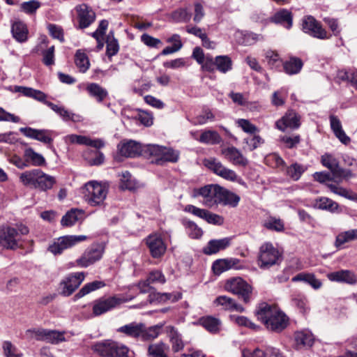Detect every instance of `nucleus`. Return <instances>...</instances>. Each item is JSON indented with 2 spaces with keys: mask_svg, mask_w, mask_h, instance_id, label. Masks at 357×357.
<instances>
[{
  "mask_svg": "<svg viewBox=\"0 0 357 357\" xmlns=\"http://www.w3.org/2000/svg\"><path fill=\"white\" fill-rule=\"evenodd\" d=\"M215 63L217 70L222 73H226L232 68V61L228 56H217Z\"/></svg>",
  "mask_w": 357,
  "mask_h": 357,
  "instance_id": "obj_45",
  "label": "nucleus"
},
{
  "mask_svg": "<svg viewBox=\"0 0 357 357\" xmlns=\"http://www.w3.org/2000/svg\"><path fill=\"white\" fill-rule=\"evenodd\" d=\"M54 183L55 178L53 176L44 173L42 171L40 178H39V182L36 188L43 191H46L49 189H51Z\"/></svg>",
  "mask_w": 357,
  "mask_h": 357,
  "instance_id": "obj_52",
  "label": "nucleus"
},
{
  "mask_svg": "<svg viewBox=\"0 0 357 357\" xmlns=\"http://www.w3.org/2000/svg\"><path fill=\"white\" fill-rule=\"evenodd\" d=\"M29 232L28 227L22 223L0 227V245L6 249L15 250L21 246L22 236Z\"/></svg>",
  "mask_w": 357,
  "mask_h": 357,
  "instance_id": "obj_2",
  "label": "nucleus"
},
{
  "mask_svg": "<svg viewBox=\"0 0 357 357\" xmlns=\"http://www.w3.org/2000/svg\"><path fill=\"white\" fill-rule=\"evenodd\" d=\"M146 146H142L139 143L134 140L123 141L118 145L119 153L126 157H136L139 155L143 151L146 152Z\"/></svg>",
  "mask_w": 357,
  "mask_h": 357,
  "instance_id": "obj_17",
  "label": "nucleus"
},
{
  "mask_svg": "<svg viewBox=\"0 0 357 357\" xmlns=\"http://www.w3.org/2000/svg\"><path fill=\"white\" fill-rule=\"evenodd\" d=\"M294 347L296 349H302L312 346L314 337L308 331H296L294 333Z\"/></svg>",
  "mask_w": 357,
  "mask_h": 357,
  "instance_id": "obj_26",
  "label": "nucleus"
},
{
  "mask_svg": "<svg viewBox=\"0 0 357 357\" xmlns=\"http://www.w3.org/2000/svg\"><path fill=\"white\" fill-rule=\"evenodd\" d=\"M45 105L56 112L65 121L80 122L82 117L79 114H75L63 106H59L52 102H45Z\"/></svg>",
  "mask_w": 357,
  "mask_h": 357,
  "instance_id": "obj_25",
  "label": "nucleus"
},
{
  "mask_svg": "<svg viewBox=\"0 0 357 357\" xmlns=\"http://www.w3.org/2000/svg\"><path fill=\"white\" fill-rule=\"evenodd\" d=\"M20 131L26 137L44 144H51L53 141L51 132L47 130H38L31 128H21Z\"/></svg>",
  "mask_w": 357,
  "mask_h": 357,
  "instance_id": "obj_20",
  "label": "nucleus"
},
{
  "mask_svg": "<svg viewBox=\"0 0 357 357\" xmlns=\"http://www.w3.org/2000/svg\"><path fill=\"white\" fill-rule=\"evenodd\" d=\"M93 349L103 357H125L129 351L126 346L109 340L96 343Z\"/></svg>",
  "mask_w": 357,
  "mask_h": 357,
  "instance_id": "obj_4",
  "label": "nucleus"
},
{
  "mask_svg": "<svg viewBox=\"0 0 357 357\" xmlns=\"http://www.w3.org/2000/svg\"><path fill=\"white\" fill-rule=\"evenodd\" d=\"M24 158L28 164L33 166H45L46 160L40 153L36 152L32 148H26L24 151Z\"/></svg>",
  "mask_w": 357,
  "mask_h": 357,
  "instance_id": "obj_32",
  "label": "nucleus"
},
{
  "mask_svg": "<svg viewBox=\"0 0 357 357\" xmlns=\"http://www.w3.org/2000/svg\"><path fill=\"white\" fill-rule=\"evenodd\" d=\"M236 123L246 133L254 134L258 131L257 127L248 119H238L236 121Z\"/></svg>",
  "mask_w": 357,
  "mask_h": 357,
  "instance_id": "obj_59",
  "label": "nucleus"
},
{
  "mask_svg": "<svg viewBox=\"0 0 357 357\" xmlns=\"http://www.w3.org/2000/svg\"><path fill=\"white\" fill-rule=\"evenodd\" d=\"M329 280L337 282H346L348 284H355L357 281L356 275L348 270H342L332 272L327 275Z\"/></svg>",
  "mask_w": 357,
  "mask_h": 357,
  "instance_id": "obj_28",
  "label": "nucleus"
},
{
  "mask_svg": "<svg viewBox=\"0 0 357 357\" xmlns=\"http://www.w3.org/2000/svg\"><path fill=\"white\" fill-rule=\"evenodd\" d=\"M105 285L103 282L98 280L87 283L75 295V299L81 298L91 292L103 287Z\"/></svg>",
  "mask_w": 357,
  "mask_h": 357,
  "instance_id": "obj_41",
  "label": "nucleus"
},
{
  "mask_svg": "<svg viewBox=\"0 0 357 357\" xmlns=\"http://www.w3.org/2000/svg\"><path fill=\"white\" fill-rule=\"evenodd\" d=\"M242 357H284L280 351L276 348H268L266 351L256 349L254 350L244 349Z\"/></svg>",
  "mask_w": 357,
  "mask_h": 357,
  "instance_id": "obj_29",
  "label": "nucleus"
},
{
  "mask_svg": "<svg viewBox=\"0 0 357 357\" xmlns=\"http://www.w3.org/2000/svg\"><path fill=\"white\" fill-rule=\"evenodd\" d=\"M65 337L63 333L56 331L47 330L45 342L52 344H58L61 342H64Z\"/></svg>",
  "mask_w": 357,
  "mask_h": 357,
  "instance_id": "obj_57",
  "label": "nucleus"
},
{
  "mask_svg": "<svg viewBox=\"0 0 357 357\" xmlns=\"http://www.w3.org/2000/svg\"><path fill=\"white\" fill-rule=\"evenodd\" d=\"M230 319L240 326H245L254 331H257L259 328V326L253 323L246 317L231 315Z\"/></svg>",
  "mask_w": 357,
  "mask_h": 357,
  "instance_id": "obj_53",
  "label": "nucleus"
},
{
  "mask_svg": "<svg viewBox=\"0 0 357 357\" xmlns=\"http://www.w3.org/2000/svg\"><path fill=\"white\" fill-rule=\"evenodd\" d=\"M146 245L151 256L154 258L160 257L167 250V246L162 238L158 234L149 235L146 238Z\"/></svg>",
  "mask_w": 357,
  "mask_h": 357,
  "instance_id": "obj_18",
  "label": "nucleus"
},
{
  "mask_svg": "<svg viewBox=\"0 0 357 357\" xmlns=\"http://www.w3.org/2000/svg\"><path fill=\"white\" fill-rule=\"evenodd\" d=\"M266 59L272 68H278L282 65V60L278 53L272 50L266 52Z\"/></svg>",
  "mask_w": 357,
  "mask_h": 357,
  "instance_id": "obj_60",
  "label": "nucleus"
},
{
  "mask_svg": "<svg viewBox=\"0 0 357 357\" xmlns=\"http://www.w3.org/2000/svg\"><path fill=\"white\" fill-rule=\"evenodd\" d=\"M41 173L42 170L39 169L25 171L20 174V181L25 186L36 188L39 178H40Z\"/></svg>",
  "mask_w": 357,
  "mask_h": 357,
  "instance_id": "obj_27",
  "label": "nucleus"
},
{
  "mask_svg": "<svg viewBox=\"0 0 357 357\" xmlns=\"http://www.w3.org/2000/svg\"><path fill=\"white\" fill-rule=\"evenodd\" d=\"M109 186L105 183L90 181L81 188L84 200L91 206H102L108 194Z\"/></svg>",
  "mask_w": 357,
  "mask_h": 357,
  "instance_id": "obj_3",
  "label": "nucleus"
},
{
  "mask_svg": "<svg viewBox=\"0 0 357 357\" xmlns=\"http://www.w3.org/2000/svg\"><path fill=\"white\" fill-rule=\"evenodd\" d=\"M89 94L101 102L107 96V91L96 83H90L86 88Z\"/></svg>",
  "mask_w": 357,
  "mask_h": 357,
  "instance_id": "obj_36",
  "label": "nucleus"
},
{
  "mask_svg": "<svg viewBox=\"0 0 357 357\" xmlns=\"http://www.w3.org/2000/svg\"><path fill=\"white\" fill-rule=\"evenodd\" d=\"M303 62L298 58H291L283 63L284 72L288 75H295L298 73L303 67Z\"/></svg>",
  "mask_w": 357,
  "mask_h": 357,
  "instance_id": "obj_40",
  "label": "nucleus"
},
{
  "mask_svg": "<svg viewBox=\"0 0 357 357\" xmlns=\"http://www.w3.org/2000/svg\"><path fill=\"white\" fill-rule=\"evenodd\" d=\"M47 29L52 38L59 40L60 42L64 41L63 31L61 26L50 24L48 25Z\"/></svg>",
  "mask_w": 357,
  "mask_h": 357,
  "instance_id": "obj_63",
  "label": "nucleus"
},
{
  "mask_svg": "<svg viewBox=\"0 0 357 357\" xmlns=\"http://www.w3.org/2000/svg\"><path fill=\"white\" fill-rule=\"evenodd\" d=\"M225 158L234 165L245 167L248 165V159L241 152L234 146L222 150Z\"/></svg>",
  "mask_w": 357,
  "mask_h": 357,
  "instance_id": "obj_23",
  "label": "nucleus"
},
{
  "mask_svg": "<svg viewBox=\"0 0 357 357\" xmlns=\"http://www.w3.org/2000/svg\"><path fill=\"white\" fill-rule=\"evenodd\" d=\"M202 325L210 332H217L220 328V321L215 318L208 317L202 318L201 320Z\"/></svg>",
  "mask_w": 357,
  "mask_h": 357,
  "instance_id": "obj_54",
  "label": "nucleus"
},
{
  "mask_svg": "<svg viewBox=\"0 0 357 357\" xmlns=\"http://www.w3.org/2000/svg\"><path fill=\"white\" fill-rule=\"evenodd\" d=\"M245 268L246 266L236 258L218 259L212 265V269L215 275H220L229 269L243 270Z\"/></svg>",
  "mask_w": 357,
  "mask_h": 357,
  "instance_id": "obj_16",
  "label": "nucleus"
},
{
  "mask_svg": "<svg viewBox=\"0 0 357 357\" xmlns=\"http://www.w3.org/2000/svg\"><path fill=\"white\" fill-rule=\"evenodd\" d=\"M321 163L322 165L329 169L333 173V176L335 175V173L339 169V162L337 158H335L331 154H324L321 156Z\"/></svg>",
  "mask_w": 357,
  "mask_h": 357,
  "instance_id": "obj_49",
  "label": "nucleus"
},
{
  "mask_svg": "<svg viewBox=\"0 0 357 357\" xmlns=\"http://www.w3.org/2000/svg\"><path fill=\"white\" fill-rule=\"evenodd\" d=\"M66 142L72 144H78L86 145L96 149H100L104 146V142L100 139H92L89 137L77 135H68L65 137Z\"/></svg>",
  "mask_w": 357,
  "mask_h": 357,
  "instance_id": "obj_24",
  "label": "nucleus"
},
{
  "mask_svg": "<svg viewBox=\"0 0 357 357\" xmlns=\"http://www.w3.org/2000/svg\"><path fill=\"white\" fill-rule=\"evenodd\" d=\"M47 329L33 328L26 331V336L29 339H34L38 341H45Z\"/></svg>",
  "mask_w": 357,
  "mask_h": 357,
  "instance_id": "obj_58",
  "label": "nucleus"
},
{
  "mask_svg": "<svg viewBox=\"0 0 357 357\" xmlns=\"http://www.w3.org/2000/svg\"><path fill=\"white\" fill-rule=\"evenodd\" d=\"M88 236L85 235H66L59 237L50 244L47 250L54 255H61L64 250L71 248L76 244L86 241Z\"/></svg>",
  "mask_w": 357,
  "mask_h": 357,
  "instance_id": "obj_9",
  "label": "nucleus"
},
{
  "mask_svg": "<svg viewBox=\"0 0 357 357\" xmlns=\"http://www.w3.org/2000/svg\"><path fill=\"white\" fill-rule=\"evenodd\" d=\"M291 304L297 307L303 314H305L310 310L308 301L304 295L298 294L293 296L291 298Z\"/></svg>",
  "mask_w": 357,
  "mask_h": 357,
  "instance_id": "obj_47",
  "label": "nucleus"
},
{
  "mask_svg": "<svg viewBox=\"0 0 357 357\" xmlns=\"http://www.w3.org/2000/svg\"><path fill=\"white\" fill-rule=\"evenodd\" d=\"M105 248L100 243H93L87 248L83 254L76 260L77 266L81 268H87L102 257Z\"/></svg>",
  "mask_w": 357,
  "mask_h": 357,
  "instance_id": "obj_12",
  "label": "nucleus"
},
{
  "mask_svg": "<svg viewBox=\"0 0 357 357\" xmlns=\"http://www.w3.org/2000/svg\"><path fill=\"white\" fill-rule=\"evenodd\" d=\"M172 20L176 22H187L191 18V14L185 8H179L172 14Z\"/></svg>",
  "mask_w": 357,
  "mask_h": 357,
  "instance_id": "obj_56",
  "label": "nucleus"
},
{
  "mask_svg": "<svg viewBox=\"0 0 357 357\" xmlns=\"http://www.w3.org/2000/svg\"><path fill=\"white\" fill-rule=\"evenodd\" d=\"M83 272L71 273L66 275L59 282L58 291L63 296L72 295L84 280Z\"/></svg>",
  "mask_w": 357,
  "mask_h": 357,
  "instance_id": "obj_11",
  "label": "nucleus"
},
{
  "mask_svg": "<svg viewBox=\"0 0 357 357\" xmlns=\"http://www.w3.org/2000/svg\"><path fill=\"white\" fill-rule=\"evenodd\" d=\"M127 301V299L119 296L100 298L93 301V314L95 316L101 315L126 303Z\"/></svg>",
  "mask_w": 357,
  "mask_h": 357,
  "instance_id": "obj_13",
  "label": "nucleus"
},
{
  "mask_svg": "<svg viewBox=\"0 0 357 357\" xmlns=\"http://www.w3.org/2000/svg\"><path fill=\"white\" fill-rule=\"evenodd\" d=\"M204 165L216 175L229 181H238V177L236 172L225 167L219 160L214 158L204 160Z\"/></svg>",
  "mask_w": 357,
  "mask_h": 357,
  "instance_id": "obj_15",
  "label": "nucleus"
},
{
  "mask_svg": "<svg viewBox=\"0 0 357 357\" xmlns=\"http://www.w3.org/2000/svg\"><path fill=\"white\" fill-rule=\"evenodd\" d=\"M84 219V211L78 208H72L62 218L61 224L63 227H71L77 222Z\"/></svg>",
  "mask_w": 357,
  "mask_h": 357,
  "instance_id": "obj_30",
  "label": "nucleus"
},
{
  "mask_svg": "<svg viewBox=\"0 0 357 357\" xmlns=\"http://www.w3.org/2000/svg\"><path fill=\"white\" fill-rule=\"evenodd\" d=\"M11 31L13 37L20 43L27 40L28 29L25 24L20 21L15 22L12 25Z\"/></svg>",
  "mask_w": 357,
  "mask_h": 357,
  "instance_id": "obj_35",
  "label": "nucleus"
},
{
  "mask_svg": "<svg viewBox=\"0 0 357 357\" xmlns=\"http://www.w3.org/2000/svg\"><path fill=\"white\" fill-rule=\"evenodd\" d=\"M77 12L79 27L82 29L88 27L96 18L93 10L86 4H81L76 7Z\"/></svg>",
  "mask_w": 357,
  "mask_h": 357,
  "instance_id": "obj_22",
  "label": "nucleus"
},
{
  "mask_svg": "<svg viewBox=\"0 0 357 357\" xmlns=\"http://www.w3.org/2000/svg\"><path fill=\"white\" fill-rule=\"evenodd\" d=\"M302 29L310 36L321 40L329 39L331 38V35L328 34L321 24L312 16H307L303 18Z\"/></svg>",
  "mask_w": 357,
  "mask_h": 357,
  "instance_id": "obj_14",
  "label": "nucleus"
},
{
  "mask_svg": "<svg viewBox=\"0 0 357 357\" xmlns=\"http://www.w3.org/2000/svg\"><path fill=\"white\" fill-rule=\"evenodd\" d=\"M314 206L319 209L335 211L338 208V204L328 197H321L314 201Z\"/></svg>",
  "mask_w": 357,
  "mask_h": 357,
  "instance_id": "obj_46",
  "label": "nucleus"
},
{
  "mask_svg": "<svg viewBox=\"0 0 357 357\" xmlns=\"http://www.w3.org/2000/svg\"><path fill=\"white\" fill-rule=\"evenodd\" d=\"M199 142L206 144H217L222 141L220 135L214 130H204L199 138L195 137Z\"/></svg>",
  "mask_w": 357,
  "mask_h": 357,
  "instance_id": "obj_39",
  "label": "nucleus"
},
{
  "mask_svg": "<svg viewBox=\"0 0 357 357\" xmlns=\"http://www.w3.org/2000/svg\"><path fill=\"white\" fill-rule=\"evenodd\" d=\"M300 126L299 118L294 111H288L280 119L275 122V127L284 132L287 128H298Z\"/></svg>",
  "mask_w": 357,
  "mask_h": 357,
  "instance_id": "obj_21",
  "label": "nucleus"
},
{
  "mask_svg": "<svg viewBox=\"0 0 357 357\" xmlns=\"http://www.w3.org/2000/svg\"><path fill=\"white\" fill-rule=\"evenodd\" d=\"M3 354L6 357H21L22 354L17 352L16 347L10 342H4L3 344Z\"/></svg>",
  "mask_w": 357,
  "mask_h": 357,
  "instance_id": "obj_64",
  "label": "nucleus"
},
{
  "mask_svg": "<svg viewBox=\"0 0 357 357\" xmlns=\"http://www.w3.org/2000/svg\"><path fill=\"white\" fill-rule=\"evenodd\" d=\"M307 169L305 165L294 162L287 168L286 174L291 179L298 181Z\"/></svg>",
  "mask_w": 357,
  "mask_h": 357,
  "instance_id": "obj_43",
  "label": "nucleus"
},
{
  "mask_svg": "<svg viewBox=\"0 0 357 357\" xmlns=\"http://www.w3.org/2000/svg\"><path fill=\"white\" fill-rule=\"evenodd\" d=\"M263 226L268 230L281 232L284 229V224L280 218L269 216L264 220Z\"/></svg>",
  "mask_w": 357,
  "mask_h": 357,
  "instance_id": "obj_44",
  "label": "nucleus"
},
{
  "mask_svg": "<svg viewBox=\"0 0 357 357\" xmlns=\"http://www.w3.org/2000/svg\"><path fill=\"white\" fill-rule=\"evenodd\" d=\"M16 91L22 93L25 96L31 97L40 102H43L45 104V102H47L46 100L47 96L41 91L29 87L17 86Z\"/></svg>",
  "mask_w": 357,
  "mask_h": 357,
  "instance_id": "obj_38",
  "label": "nucleus"
},
{
  "mask_svg": "<svg viewBox=\"0 0 357 357\" xmlns=\"http://www.w3.org/2000/svg\"><path fill=\"white\" fill-rule=\"evenodd\" d=\"M117 331L131 337H141L143 331V324L132 322L119 328Z\"/></svg>",
  "mask_w": 357,
  "mask_h": 357,
  "instance_id": "obj_34",
  "label": "nucleus"
},
{
  "mask_svg": "<svg viewBox=\"0 0 357 357\" xmlns=\"http://www.w3.org/2000/svg\"><path fill=\"white\" fill-rule=\"evenodd\" d=\"M169 341L172 344V349L175 353L181 351L184 348V343L181 335L173 328L169 332Z\"/></svg>",
  "mask_w": 357,
  "mask_h": 357,
  "instance_id": "obj_48",
  "label": "nucleus"
},
{
  "mask_svg": "<svg viewBox=\"0 0 357 357\" xmlns=\"http://www.w3.org/2000/svg\"><path fill=\"white\" fill-rule=\"evenodd\" d=\"M169 349V345L160 342L149 345L148 352L151 357H167L166 353Z\"/></svg>",
  "mask_w": 357,
  "mask_h": 357,
  "instance_id": "obj_42",
  "label": "nucleus"
},
{
  "mask_svg": "<svg viewBox=\"0 0 357 357\" xmlns=\"http://www.w3.org/2000/svg\"><path fill=\"white\" fill-rule=\"evenodd\" d=\"M225 289L230 293L238 295L245 303H248L251 301L253 288L240 277L228 280L225 284Z\"/></svg>",
  "mask_w": 357,
  "mask_h": 357,
  "instance_id": "obj_8",
  "label": "nucleus"
},
{
  "mask_svg": "<svg viewBox=\"0 0 357 357\" xmlns=\"http://www.w3.org/2000/svg\"><path fill=\"white\" fill-rule=\"evenodd\" d=\"M230 241L227 238L219 239V240H211L207 245L204 248V252L206 255L215 254L220 250H224L229 245Z\"/></svg>",
  "mask_w": 357,
  "mask_h": 357,
  "instance_id": "obj_33",
  "label": "nucleus"
},
{
  "mask_svg": "<svg viewBox=\"0 0 357 357\" xmlns=\"http://www.w3.org/2000/svg\"><path fill=\"white\" fill-rule=\"evenodd\" d=\"M75 64L81 73H85L89 68L90 63L86 54L81 50L75 54Z\"/></svg>",
  "mask_w": 357,
  "mask_h": 357,
  "instance_id": "obj_50",
  "label": "nucleus"
},
{
  "mask_svg": "<svg viewBox=\"0 0 357 357\" xmlns=\"http://www.w3.org/2000/svg\"><path fill=\"white\" fill-rule=\"evenodd\" d=\"M240 200L241 198L238 195L221 187L218 204L235 208Z\"/></svg>",
  "mask_w": 357,
  "mask_h": 357,
  "instance_id": "obj_31",
  "label": "nucleus"
},
{
  "mask_svg": "<svg viewBox=\"0 0 357 357\" xmlns=\"http://www.w3.org/2000/svg\"><path fill=\"white\" fill-rule=\"evenodd\" d=\"M282 259V253L271 243H265L261 245L258 255V266L267 269L278 264Z\"/></svg>",
  "mask_w": 357,
  "mask_h": 357,
  "instance_id": "obj_6",
  "label": "nucleus"
},
{
  "mask_svg": "<svg viewBox=\"0 0 357 357\" xmlns=\"http://www.w3.org/2000/svg\"><path fill=\"white\" fill-rule=\"evenodd\" d=\"M221 186L218 185H207L199 188H194L192 197H202V204L208 208L217 206L219 202Z\"/></svg>",
  "mask_w": 357,
  "mask_h": 357,
  "instance_id": "obj_7",
  "label": "nucleus"
},
{
  "mask_svg": "<svg viewBox=\"0 0 357 357\" xmlns=\"http://www.w3.org/2000/svg\"><path fill=\"white\" fill-rule=\"evenodd\" d=\"M188 235L192 238H199L202 236L203 231L195 222L189 221L186 223Z\"/></svg>",
  "mask_w": 357,
  "mask_h": 357,
  "instance_id": "obj_62",
  "label": "nucleus"
},
{
  "mask_svg": "<svg viewBox=\"0 0 357 357\" xmlns=\"http://www.w3.org/2000/svg\"><path fill=\"white\" fill-rule=\"evenodd\" d=\"M255 315L268 330L273 332L280 333L289 325V317L274 305L259 303L257 307Z\"/></svg>",
  "mask_w": 357,
  "mask_h": 357,
  "instance_id": "obj_1",
  "label": "nucleus"
},
{
  "mask_svg": "<svg viewBox=\"0 0 357 357\" xmlns=\"http://www.w3.org/2000/svg\"><path fill=\"white\" fill-rule=\"evenodd\" d=\"M146 153L155 159V162L162 165L165 162H176L179 158V153L169 147L157 144L146 145Z\"/></svg>",
  "mask_w": 357,
  "mask_h": 357,
  "instance_id": "obj_5",
  "label": "nucleus"
},
{
  "mask_svg": "<svg viewBox=\"0 0 357 357\" xmlns=\"http://www.w3.org/2000/svg\"><path fill=\"white\" fill-rule=\"evenodd\" d=\"M135 182L128 172H123L120 178V187L122 189L133 190L135 188Z\"/></svg>",
  "mask_w": 357,
  "mask_h": 357,
  "instance_id": "obj_55",
  "label": "nucleus"
},
{
  "mask_svg": "<svg viewBox=\"0 0 357 357\" xmlns=\"http://www.w3.org/2000/svg\"><path fill=\"white\" fill-rule=\"evenodd\" d=\"M272 21L283 24L287 29H290L292 26L291 13L286 9L280 10L274 15Z\"/></svg>",
  "mask_w": 357,
  "mask_h": 357,
  "instance_id": "obj_37",
  "label": "nucleus"
},
{
  "mask_svg": "<svg viewBox=\"0 0 357 357\" xmlns=\"http://www.w3.org/2000/svg\"><path fill=\"white\" fill-rule=\"evenodd\" d=\"M161 328L162 326L155 325L146 328L143 324V331L142 333L141 338L143 340H152L156 338L160 333Z\"/></svg>",
  "mask_w": 357,
  "mask_h": 357,
  "instance_id": "obj_51",
  "label": "nucleus"
},
{
  "mask_svg": "<svg viewBox=\"0 0 357 357\" xmlns=\"http://www.w3.org/2000/svg\"><path fill=\"white\" fill-rule=\"evenodd\" d=\"M215 307H220L222 310L229 312H243L245 307L238 303L234 299L227 296H220L213 301Z\"/></svg>",
  "mask_w": 357,
  "mask_h": 357,
  "instance_id": "obj_19",
  "label": "nucleus"
},
{
  "mask_svg": "<svg viewBox=\"0 0 357 357\" xmlns=\"http://www.w3.org/2000/svg\"><path fill=\"white\" fill-rule=\"evenodd\" d=\"M280 142L284 146V147L288 149H292L295 147L300 142V136L294 135V136H287L284 135L280 137Z\"/></svg>",
  "mask_w": 357,
  "mask_h": 357,
  "instance_id": "obj_61",
  "label": "nucleus"
},
{
  "mask_svg": "<svg viewBox=\"0 0 357 357\" xmlns=\"http://www.w3.org/2000/svg\"><path fill=\"white\" fill-rule=\"evenodd\" d=\"M313 178L314 180L319 183H325L333 193L343 197L349 200L357 201L356 193L350 190L344 188L338 184L331 183L332 180H334V177L332 178L330 174L326 172H316L313 174Z\"/></svg>",
  "mask_w": 357,
  "mask_h": 357,
  "instance_id": "obj_10",
  "label": "nucleus"
}]
</instances>
